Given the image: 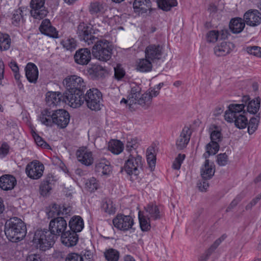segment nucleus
Wrapping results in <instances>:
<instances>
[{
  "label": "nucleus",
  "instance_id": "nucleus-8",
  "mask_svg": "<svg viewBox=\"0 0 261 261\" xmlns=\"http://www.w3.org/2000/svg\"><path fill=\"white\" fill-rule=\"evenodd\" d=\"M141 88L138 86H135L131 89L129 94V105L138 104L145 109H147L151 104L152 100L149 95L146 93L141 95Z\"/></svg>",
  "mask_w": 261,
  "mask_h": 261
},
{
  "label": "nucleus",
  "instance_id": "nucleus-56",
  "mask_svg": "<svg viewBox=\"0 0 261 261\" xmlns=\"http://www.w3.org/2000/svg\"><path fill=\"white\" fill-rule=\"evenodd\" d=\"M35 141L38 146H41L44 148H48L49 147V145L44 141L42 138L40 137L38 135L35 134L33 135Z\"/></svg>",
  "mask_w": 261,
  "mask_h": 261
},
{
  "label": "nucleus",
  "instance_id": "nucleus-19",
  "mask_svg": "<svg viewBox=\"0 0 261 261\" xmlns=\"http://www.w3.org/2000/svg\"><path fill=\"white\" fill-rule=\"evenodd\" d=\"M163 48L160 44H150L145 49V58L151 61L159 60L163 54Z\"/></svg>",
  "mask_w": 261,
  "mask_h": 261
},
{
  "label": "nucleus",
  "instance_id": "nucleus-63",
  "mask_svg": "<svg viewBox=\"0 0 261 261\" xmlns=\"http://www.w3.org/2000/svg\"><path fill=\"white\" fill-rule=\"evenodd\" d=\"M40 255L37 254H32L29 255L26 259V261H41Z\"/></svg>",
  "mask_w": 261,
  "mask_h": 261
},
{
  "label": "nucleus",
  "instance_id": "nucleus-38",
  "mask_svg": "<svg viewBox=\"0 0 261 261\" xmlns=\"http://www.w3.org/2000/svg\"><path fill=\"white\" fill-rule=\"evenodd\" d=\"M138 218L140 228L143 231H148L151 228L150 220L148 215H145L143 212L139 211Z\"/></svg>",
  "mask_w": 261,
  "mask_h": 261
},
{
  "label": "nucleus",
  "instance_id": "nucleus-5",
  "mask_svg": "<svg viewBox=\"0 0 261 261\" xmlns=\"http://www.w3.org/2000/svg\"><path fill=\"white\" fill-rule=\"evenodd\" d=\"M56 238L49 229L37 230L35 233L33 241L37 248L42 251H46L53 246Z\"/></svg>",
  "mask_w": 261,
  "mask_h": 261
},
{
  "label": "nucleus",
  "instance_id": "nucleus-29",
  "mask_svg": "<svg viewBox=\"0 0 261 261\" xmlns=\"http://www.w3.org/2000/svg\"><path fill=\"white\" fill-rule=\"evenodd\" d=\"M89 11L90 13L93 15H102L107 10L106 5L100 2H93L89 6Z\"/></svg>",
  "mask_w": 261,
  "mask_h": 261
},
{
  "label": "nucleus",
  "instance_id": "nucleus-31",
  "mask_svg": "<svg viewBox=\"0 0 261 261\" xmlns=\"http://www.w3.org/2000/svg\"><path fill=\"white\" fill-rule=\"evenodd\" d=\"M133 8L136 13H144L151 9L150 0H135L133 2Z\"/></svg>",
  "mask_w": 261,
  "mask_h": 261
},
{
  "label": "nucleus",
  "instance_id": "nucleus-25",
  "mask_svg": "<svg viewBox=\"0 0 261 261\" xmlns=\"http://www.w3.org/2000/svg\"><path fill=\"white\" fill-rule=\"evenodd\" d=\"M87 73L92 80H99L103 78L107 73V70L102 66L93 64L88 67Z\"/></svg>",
  "mask_w": 261,
  "mask_h": 261
},
{
  "label": "nucleus",
  "instance_id": "nucleus-45",
  "mask_svg": "<svg viewBox=\"0 0 261 261\" xmlns=\"http://www.w3.org/2000/svg\"><path fill=\"white\" fill-rule=\"evenodd\" d=\"M176 0H157L159 8L164 11H169L172 7L177 5Z\"/></svg>",
  "mask_w": 261,
  "mask_h": 261
},
{
  "label": "nucleus",
  "instance_id": "nucleus-32",
  "mask_svg": "<svg viewBox=\"0 0 261 261\" xmlns=\"http://www.w3.org/2000/svg\"><path fill=\"white\" fill-rule=\"evenodd\" d=\"M144 209L146 213L145 215H148V217L151 219L156 220L162 218L161 211L156 204L150 203L144 207Z\"/></svg>",
  "mask_w": 261,
  "mask_h": 261
},
{
  "label": "nucleus",
  "instance_id": "nucleus-22",
  "mask_svg": "<svg viewBox=\"0 0 261 261\" xmlns=\"http://www.w3.org/2000/svg\"><path fill=\"white\" fill-rule=\"evenodd\" d=\"M112 170L110 163L106 159L97 161L95 163V171L100 175H109Z\"/></svg>",
  "mask_w": 261,
  "mask_h": 261
},
{
  "label": "nucleus",
  "instance_id": "nucleus-7",
  "mask_svg": "<svg viewBox=\"0 0 261 261\" xmlns=\"http://www.w3.org/2000/svg\"><path fill=\"white\" fill-rule=\"evenodd\" d=\"M142 157L136 150H134L128 155L121 172L125 171L129 175L136 176L139 174L140 170H142Z\"/></svg>",
  "mask_w": 261,
  "mask_h": 261
},
{
  "label": "nucleus",
  "instance_id": "nucleus-17",
  "mask_svg": "<svg viewBox=\"0 0 261 261\" xmlns=\"http://www.w3.org/2000/svg\"><path fill=\"white\" fill-rule=\"evenodd\" d=\"M243 19L247 25L257 26L261 23V13L256 9L249 10L244 14Z\"/></svg>",
  "mask_w": 261,
  "mask_h": 261
},
{
  "label": "nucleus",
  "instance_id": "nucleus-9",
  "mask_svg": "<svg viewBox=\"0 0 261 261\" xmlns=\"http://www.w3.org/2000/svg\"><path fill=\"white\" fill-rule=\"evenodd\" d=\"M83 99V103L86 101L87 107L92 110L97 111L100 109V101L102 99L101 92L97 89L88 90L86 94L81 97Z\"/></svg>",
  "mask_w": 261,
  "mask_h": 261
},
{
  "label": "nucleus",
  "instance_id": "nucleus-6",
  "mask_svg": "<svg viewBox=\"0 0 261 261\" xmlns=\"http://www.w3.org/2000/svg\"><path fill=\"white\" fill-rule=\"evenodd\" d=\"M92 47L93 56L100 61L107 62L112 56V48L110 42L106 39L98 40L94 42Z\"/></svg>",
  "mask_w": 261,
  "mask_h": 261
},
{
  "label": "nucleus",
  "instance_id": "nucleus-1",
  "mask_svg": "<svg viewBox=\"0 0 261 261\" xmlns=\"http://www.w3.org/2000/svg\"><path fill=\"white\" fill-rule=\"evenodd\" d=\"M63 84L66 88V96L69 100V105L73 108L80 107L83 104L81 96L86 89L84 80L77 75H71L63 81Z\"/></svg>",
  "mask_w": 261,
  "mask_h": 261
},
{
  "label": "nucleus",
  "instance_id": "nucleus-37",
  "mask_svg": "<svg viewBox=\"0 0 261 261\" xmlns=\"http://www.w3.org/2000/svg\"><path fill=\"white\" fill-rule=\"evenodd\" d=\"M70 211L69 208H61L58 205L54 204L46 213L48 218H49L58 216L61 214L62 215H67L69 213Z\"/></svg>",
  "mask_w": 261,
  "mask_h": 261
},
{
  "label": "nucleus",
  "instance_id": "nucleus-23",
  "mask_svg": "<svg viewBox=\"0 0 261 261\" xmlns=\"http://www.w3.org/2000/svg\"><path fill=\"white\" fill-rule=\"evenodd\" d=\"M234 48V45L230 42H222L216 45L214 48V53L217 57L225 56L231 53Z\"/></svg>",
  "mask_w": 261,
  "mask_h": 261
},
{
  "label": "nucleus",
  "instance_id": "nucleus-46",
  "mask_svg": "<svg viewBox=\"0 0 261 261\" xmlns=\"http://www.w3.org/2000/svg\"><path fill=\"white\" fill-rule=\"evenodd\" d=\"M105 256L108 261H118L119 252L114 249H109L105 252Z\"/></svg>",
  "mask_w": 261,
  "mask_h": 261
},
{
  "label": "nucleus",
  "instance_id": "nucleus-49",
  "mask_svg": "<svg viewBox=\"0 0 261 261\" xmlns=\"http://www.w3.org/2000/svg\"><path fill=\"white\" fill-rule=\"evenodd\" d=\"M138 146V140L136 138H128L127 142L126 145V150L132 153L133 150H136V148Z\"/></svg>",
  "mask_w": 261,
  "mask_h": 261
},
{
  "label": "nucleus",
  "instance_id": "nucleus-47",
  "mask_svg": "<svg viewBox=\"0 0 261 261\" xmlns=\"http://www.w3.org/2000/svg\"><path fill=\"white\" fill-rule=\"evenodd\" d=\"M62 44L65 48L70 51L74 49L76 46V42L72 38H68L63 40Z\"/></svg>",
  "mask_w": 261,
  "mask_h": 261
},
{
  "label": "nucleus",
  "instance_id": "nucleus-20",
  "mask_svg": "<svg viewBox=\"0 0 261 261\" xmlns=\"http://www.w3.org/2000/svg\"><path fill=\"white\" fill-rule=\"evenodd\" d=\"M76 155L77 160L87 166L91 165L93 162L92 153L86 148H82L77 150Z\"/></svg>",
  "mask_w": 261,
  "mask_h": 261
},
{
  "label": "nucleus",
  "instance_id": "nucleus-53",
  "mask_svg": "<svg viewBox=\"0 0 261 261\" xmlns=\"http://www.w3.org/2000/svg\"><path fill=\"white\" fill-rule=\"evenodd\" d=\"M185 157L186 155L184 154H178L173 163V168L175 170H179L180 168L181 165L185 160Z\"/></svg>",
  "mask_w": 261,
  "mask_h": 261
},
{
  "label": "nucleus",
  "instance_id": "nucleus-2",
  "mask_svg": "<svg viewBox=\"0 0 261 261\" xmlns=\"http://www.w3.org/2000/svg\"><path fill=\"white\" fill-rule=\"evenodd\" d=\"M39 120L46 126L51 127L57 125L60 128H64L69 122L70 115L64 109L51 110L45 109L41 111Z\"/></svg>",
  "mask_w": 261,
  "mask_h": 261
},
{
  "label": "nucleus",
  "instance_id": "nucleus-21",
  "mask_svg": "<svg viewBox=\"0 0 261 261\" xmlns=\"http://www.w3.org/2000/svg\"><path fill=\"white\" fill-rule=\"evenodd\" d=\"M61 240L63 245L68 247H71L77 243L79 236L75 232L69 230L61 235Z\"/></svg>",
  "mask_w": 261,
  "mask_h": 261
},
{
  "label": "nucleus",
  "instance_id": "nucleus-39",
  "mask_svg": "<svg viewBox=\"0 0 261 261\" xmlns=\"http://www.w3.org/2000/svg\"><path fill=\"white\" fill-rule=\"evenodd\" d=\"M151 61H152L146 58L139 59L137 64V70L142 72L151 71L152 67Z\"/></svg>",
  "mask_w": 261,
  "mask_h": 261
},
{
  "label": "nucleus",
  "instance_id": "nucleus-18",
  "mask_svg": "<svg viewBox=\"0 0 261 261\" xmlns=\"http://www.w3.org/2000/svg\"><path fill=\"white\" fill-rule=\"evenodd\" d=\"M74 60L79 65H86L91 60V53L87 48H80L76 51Z\"/></svg>",
  "mask_w": 261,
  "mask_h": 261
},
{
  "label": "nucleus",
  "instance_id": "nucleus-34",
  "mask_svg": "<svg viewBox=\"0 0 261 261\" xmlns=\"http://www.w3.org/2000/svg\"><path fill=\"white\" fill-rule=\"evenodd\" d=\"M55 184L54 177L52 176H47L41 182L40 186V192L41 195L45 196L52 189Z\"/></svg>",
  "mask_w": 261,
  "mask_h": 261
},
{
  "label": "nucleus",
  "instance_id": "nucleus-3",
  "mask_svg": "<svg viewBox=\"0 0 261 261\" xmlns=\"http://www.w3.org/2000/svg\"><path fill=\"white\" fill-rule=\"evenodd\" d=\"M249 100L248 96H244L242 103L230 104L228 109L225 112V120L229 122H234L236 126L240 129L246 127L248 124V120L245 116L247 112L245 107Z\"/></svg>",
  "mask_w": 261,
  "mask_h": 261
},
{
  "label": "nucleus",
  "instance_id": "nucleus-26",
  "mask_svg": "<svg viewBox=\"0 0 261 261\" xmlns=\"http://www.w3.org/2000/svg\"><path fill=\"white\" fill-rule=\"evenodd\" d=\"M16 182L15 177L12 175L5 174L0 177V187L5 191L12 190Z\"/></svg>",
  "mask_w": 261,
  "mask_h": 261
},
{
  "label": "nucleus",
  "instance_id": "nucleus-30",
  "mask_svg": "<svg viewBox=\"0 0 261 261\" xmlns=\"http://www.w3.org/2000/svg\"><path fill=\"white\" fill-rule=\"evenodd\" d=\"M226 236L225 234H223L219 238L217 239L210 246V247L200 256L199 261H207L211 255L217 248L220 244L226 239Z\"/></svg>",
  "mask_w": 261,
  "mask_h": 261
},
{
  "label": "nucleus",
  "instance_id": "nucleus-59",
  "mask_svg": "<svg viewBox=\"0 0 261 261\" xmlns=\"http://www.w3.org/2000/svg\"><path fill=\"white\" fill-rule=\"evenodd\" d=\"M115 76L116 79L119 80H121L125 75V71L119 66H117L114 68Z\"/></svg>",
  "mask_w": 261,
  "mask_h": 261
},
{
  "label": "nucleus",
  "instance_id": "nucleus-58",
  "mask_svg": "<svg viewBox=\"0 0 261 261\" xmlns=\"http://www.w3.org/2000/svg\"><path fill=\"white\" fill-rule=\"evenodd\" d=\"M65 261H83V258L77 253H71L67 255Z\"/></svg>",
  "mask_w": 261,
  "mask_h": 261
},
{
  "label": "nucleus",
  "instance_id": "nucleus-13",
  "mask_svg": "<svg viewBox=\"0 0 261 261\" xmlns=\"http://www.w3.org/2000/svg\"><path fill=\"white\" fill-rule=\"evenodd\" d=\"M44 169L43 165L36 160L27 165L25 172L30 178L38 179L42 176Z\"/></svg>",
  "mask_w": 261,
  "mask_h": 261
},
{
  "label": "nucleus",
  "instance_id": "nucleus-64",
  "mask_svg": "<svg viewBox=\"0 0 261 261\" xmlns=\"http://www.w3.org/2000/svg\"><path fill=\"white\" fill-rule=\"evenodd\" d=\"M9 152V146L6 143H3L0 148V154L6 155Z\"/></svg>",
  "mask_w": 261,
  "mask_h": 261
},
{
  "label": "nucleus",
  "instance_id": "nucleus-11",
  "mask_svg": "<svg viewBox=\"0 0 261 261\" xmlns=\"http://www.w3.org/2000/svg\"><path fill=\"white\" fill-rule=\"evenodd\" d=\"M221 132L218 130H213L211 133V142L205 147L206 151L203 154L205 159L210 155H215L219 151L220 146L219 143L222 140Z\"/></svg>",
  "mask_w": 261,
  "mask_h": 261
},
{
  "label": "nucleus",
  "instance_id": "nucleus-16",
  "mask_svg": "<svg viewBox=\"0 0 261 261\" xmlns=\"http://www.w3.org/2000/svg\"><path fill=\"white\" fill-rule=\"evenodd\" d=\"M113 223L117 228L121 230L126 231L132 228L134 225V220L130 216L119 214L113 220Z\"/></svg>",
  "mask_w": 261,
  "mask_h": 261
},
{
  "label": "nucleus",
  "instance_id": "nucleus-4",
  "mask_svg": "<svg viewBox=\"0 0 261 261\" xmlns=\"http://www.w3.org/2000/svg\"><path fill=\"white\" fill-rule=\"evenodd\" d=\"M5 233L9 241L12 242H18L25 236L26 226L20 219L13 217L6 222Z\"/></svg>",
  "mask_w": 261,
  "mask_h": 261
},
{
  "label": "nucleus",
  "instance_id": "nucleus-57",
  "mask_svg": "<svg viewBox=\"0 0 261 261\" xmlns=\"http://www.w3.org/2000/svg\"><path fill=\"white\" fill-rule=\"evenodd\" d=\"M217 157V162L219 166H223L227 164L228 156L226 153L219 154Z\"/></svg>",
  "mask_w": 261,
  "mask_h": 261
},
{
  "label": "nucleus",
  "instance_id": "nucleus-54",
  "mask_svg": "<svg viewBox=\"0 0 261 261\" xmlns=\"http://www.w3.org/2000/svg\"><path fill=\"white\" fill-rule=\"evenodd\" d=\"M86 186L90 191H93L98 189V184L96 179L92 177L87 180Z\"/></svg>",
  "mask_w": 261,
  "mask_h": 261
},
{
  "label": "nucleus",
  "instance_id": "nucleus-12",
  "mask_svg": "<svg viewBox=\"0 0 261 261\" xmlns=\"http://www.w3.org/2000/svg\"><path fill=\"white\" fill-rule=\"evenodd\" d=\"M45 0H31L30 14L35 19H43L47 14L45 6Z\"/></svg>",
  "mask_w": 261,
  "mask_h": 261
},
{
  "label": "nucleus",
  "instance_id": "nucleus-60",
  "mask_svg": "<svg viewBox=\"0 0 261 261\" xmlns=\"http://www.w3.org/2000/svg\"><path fill=\"white\" fill-rule=\"evenodd\" d=\"M261 199V194H258L255 198L253 199L249 203H248L246 206V210H250L252 208V207L254 206L258 201Z\"/></svg>",
  "mask_w": 261,
  "mask_h": 261
},
{
  "label": "nucleus",
  "instance_id": "nucleus-28",
  "mask_svg": "<svg viewBox=\"0 0 261 261\" xmlns=\"http://www.w3.org/2000/svg\"><path fill=\"white\" fill-rule=\"evenodd\" d=\"M25 71L29 82L36 83L38 77V70L36 65L33 63H29L25 68Z\"/></svg>",
  "mask_w": 261,
  "mask_h": 261
},
{
  "label": "nucleus",
  "instance_id": "nucleus-15",
  "mask_svg": "<svg viewBox=\"0 0 261 261\" xmlns=\"http://www.w3.org/2000/svg\"><path fill=\"white\" fill-rule=\"evenodd\" d=\"M66 92L62 94L60 92L49 91L46 94V101L49 107H53L60 105L61 102L69 103V100L66 96Z\"/></svg>",
  "mask_w": 261,
  "mask_h": 261
},
{
  "label": "nucleus",
  "instance_id": "nucleus-35",
  "mask_svg": "<svg viewBox=\"0 0 261 261\" xmlns=\"http://www.w3.org/2000/svg\"><path fill=\"white\" fill-rule=\"evenodd\" d=\"M205 159V161L201 169V175L203 179H210L214 176L215 169L213 164H210L209 160Z\"/></svg>",
  "mask_w": 261,
  "mask_h": 261
},
{
  "label": "nucleus",
  "instance_id": "nucleus-14",
  "mask_svg": "<svg viewBox=\"0 0 261 261\" xmlns=\"http://www.w3.org/2000/svg\"><path fill=\"white\" fill-rule=\"evenodd\" d=\"M67 227V223L62 217H57L52 219L49 225V229L55 237L62 234Z\"/></svg>",
  "mask_w": 261,
  "mask_h": 261
},
{
  "label": "nucleus",
  "instance_id": "nucleus-10",
  "mask_svg": "<svg viewBox=\"0 0 261 261\" xmlns=\"http://www.w3.org/2000/svg\"><path fill=\"white\" fill-rule=\"evenodd\" d=\"M92 27L84 22L77 27V34L81 41H84L88 45H91L98 39L93 35Z\"/></svg>",
  "mask_w": 261,
  "mask_h": 261
},
{
  "label": "nucleus",
  "instance_id": "nucleus-42",
  "mask_svg": "<svg viewBox=\"0 0 261 261\" xmlns=\"http://www.w3.org/2000/svg\"><path fill=\"white\" fill-rule=\"evenodd\" d=\"M11 45V38L7 34L0 32V50H8Z\"/></svg>",
  "mask_w": 261,
  "mask_h": 261
},
{
  "label": "nucleus",
  "instance_id": "nucleus-40",
  "mask_svg": "<svg viewBox=\"0 0 261 261\" xmlns=\"http://www.w3.org/2000/svg\"><path fill=\"white\" fill-rule=\"evenodd\" d=\"M27 10L26 8H19L18 9L15 10L12 13V23L15 26L19 25L21 22L23 20V11Z\"/></svg>",
  "mask_w": 261,
  "mask_h": 261
},
{
  "label": "nucleus",
  "instance_id": "nucleus-44",
  "mask_svg": "<svg viewBox=\"0 0 261 261\" xmlns=\"http://www.w3.org/2000/svg\"><path fill=\"white\" fill-rule=\"evenodd\" d=\"M260 120V114H258L255 117H252L248 122V133L249 135L253 134L257 129Z\"/></svg>",
  "mask_w": 261,
  "mask_h": 261
},
{
  "label": "nucleus",
  "instance_id": "nucleus-61",
  "mask_svg": "<svg viewBox=\"0 0 261 261\" xmlns=\"http://www.w3.org/2000/svg\"><path fill=\"white\" fill-rule=\"evenodd\" d=\"M146 92L149 95L151 100L153 97H156L160 93V91L155 87L150 88Z\"/></svg>",
  "mask_w": 261,
  "mask_h": 261
},
{
  "label": "nucleus",
  "instance_id": "nucleus-52",
  "mask_svg": "<svg viewBox=\"0 0 261 261\" xmlns=\"http://www.w3.org/2000/svg\"><path fill=\"white\" fill-rule=\"evenodd\" d=\"M219 36V32L218 31H210L206 35L207 41L209 42H215L217 41Z\"/></svg>",
  "mask_w": 261,
  "mask_h": 261
},
{
  "label": "nucleus",
  "instance_id": "nucleus-62",
  "mask_svg": "<svg viewBox=\"0 0 261 261\" xmlns=\"http://www.w3.org/2000/svg\"><path fill=\"white\" fill-rule=\"evenodd\" d=\"M207 179H203L202 181L198 183V187L201 191H205L209 187V184L207 181Z\"/></svg>",
  "mask_w": 261,
  "mask_h": 261
},
{
  "label": "nucleus",
  "instance_id": "nucleus-43",
  "mask_svg": "<svg viewBox=\"0 0 261 261\" xmlns=\"http://www.w3.org/2000/svg\"><path fill=\"white\" fill-rule=\"evenodd\" d=\"M260 99L258 97L250 101L247 106V112L252 114H256L260 107Z\"/></svg>",
  "mask_w": 261,
  "mask_h": 261
},
{
  "label": "nucleus",
  "instance_id": "nucleus-33",
  "mask_svg": "<svg viewBox=\"0 0 261 261\" xmlns=\"http://www.w3.org/2000/svg\"><path fill=\"white\" fill-rule=\"evenodd\" d=\"M84 226V221L79 216H74L69 222V227L70 230L77 233L82 230Z\"/></svg>",
  "mask_w": 261,
  "mask_h": 261
},
{
  "label": "nucleus",
  "instance_id": "nucleus-48",
  "mask_svg": "<svg viewBox=\"0 0 261 261\" xmlns=\"http://www.w3.org/2000/svg\"><path fill=\"white\" fill-rule=\"evenodd\" d=\"M101 208L105 213L109 214L115 213V207L114 206L112 201L110 200L103 202Z\"/></svg>",
  "mask_w": 261,
  "mask_h": 261
},
{
  "label": "nucleus",
  "instance_id": "nucleus-41",
  "mask_svg": "<svg viewBox=\"0 0 261 261\" xmlns=\"http://www.w3.org/2000/svg\"><path fill=\"white\" fill-rule=\"evenodd\" d=\"M108 148L113 153L118 154L123 151V144L120 141L114 140L109 142Z\"/></svg>",
  "mask_w": 261,
  "mask_h": 261
},
{
  "label": "nucleus",
  "instance_id": "nucleus-36",
  "mask_svg": "<svg viewBox=\"0 0 261 261\" xmlns=\"http://www.w3.org/2000/svg\"><path fill=\"white\" fill-rule=\"evenodd\" d=\"M244 19L235 18L232 19L229 23V28L233 33H241L244 29L245 24Z\"/></svg>",
  "mask_w": 261,
  "mask_h": 261
},
{
  "label": "nucleus",
  "instance_id": "nucleus-24",
  "mask_svg": "<svg viewBox=\"0 0 261 261\" xmlns=\"http://www.w3.org/2000/svg\"><path fill=\"white\" fill-rule=\"evenodd\" d=\"M191 134L188 127H184L179 137L176 140V145L178 149H182L187 146L189 142Z\"/></svg>",
  "mask_w": 261,
  "mask_h": 261
},
{
  "label": "nucleus",
  "instance_id": "nucleus-50",
  "mask_svg": "<svg viewBox=\"0 0 261 261\" xmlns=\"http://www.w3.org/2000/svg\"><path fill=\"white\" fill-rule=\"evenodd\" d=\"M146 158L148 164L151 168V170H152L155 167L156 158L154 154L149 149L146 151Z\"/></svg>",
  "mask_w": 261,
  "mask_h": 261
},
{
  "label": "nucleus",
  "instance_id": "nucleus-55",
  "mask_svg": "<svg viewBox=\"0 0 261 261\" xmlns=\"http://www.w3.org/2000/svg\"><path fill=\"white\" fill-rule=\"evenodd\" d=\"M246 50L249 54L261 58V47L257 46H248Z\"/></svg>",
  "mask_w": 261,
  "mask_h": 261
},
{
  "label": "nucleus",
  "instance_id": "nucleus-51",
  "mask_svg": "<svg viewBox=\"0 0 261 261\" xmlns=\"http://www.w3.org/2000/svg\"><path fill=\"white\" fill-rule=\"evenodd\" d=\"M244 197V195L242 193L238 194L228 206L226 210V212H230L232 209H233L238 205V204L242 200Z\"/></svg>",
  "mask_w": 261,
  "mask_h": 261
},
{
  "label": "nucleus",
  "instance_id": "nucleus-27",
  "mask_svg": "<svg viewBox=\"0 0 261 261\" xmlns=\"http://www.w3.org/2000/svg\"><path fill=\"white\" fill-rule=\"evenodd\" d=\"M41 33L53 38L57 37L58 33L55 28L51 25L49 19L43 20L39 27Z\"/></svg>",
  "mask_w": 261,
  "mask_h": 261
}]
</instances>
